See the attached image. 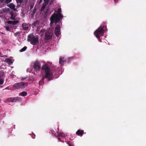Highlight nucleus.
<instances>
[{"instance_id": "25", "label": "nucleus", "mask_w": 146, "mask_h": 146, "mask_svg": "<svg viewBox=\"0 0 146 146\" xmlns=\"http://www.w3.org/2000/svg\"><path fill=\"white\" fill-rule=\"evenodd\" d=\"M12 1V0H6L5 3L6 4H8Z\"/></svg>"}, {"instance_id": "2", "label": "nucleus", "mask_w": 146, "mask_h": 146, "mask_svg": "<svg viewBox=\"0 0 146 146\" xmlns=\"http://www.w3.org/2000/svg\"><path fill=\"white\" fill-rule=\"evenodd\" d=\"M62 18L63 16L61 14L56 13H54L50 17V23L51 24L54 23L56 24L58 23Z\"/></svg>"}, {"instance_id": "6", "label": "nucleus", "mask_w": 146, "mask_h": 146, "mask_svg": "<svg viewBox=\"0 0 146 146\" xmlns=\"http://www.w3.org/2000/svg\"><path fill=\"white\" fill-rule=\"evenodd\" d=\"M50 131L52 135L56 137H58V139L59 141V140H60V141L62 142V140L61 139V138H62V137H65L66 136L65 135L62 133H59L57 131V134L56 135L55 132L53 130H51Z\"/></svg>"}, {"instance_id": "34", "label": "nucleus", "mask_w": 146, "mask_h": 146, "mask_svg": "<svg viewBox=\"0 0 146 146\" xmlns=\"http://www.w3.org/2000/svg\"><path fill=\"white\" fill-rule=\"evenodd\" d=\"M5 0H0V2L1 3H2Z\"/></svg>"}, {"instance_id": "18", "label": "nucleus", "mask_w": 146, "mask_h": 146, "mask_svg": "<svg viewBox=\"0 0 146 146\" xmlns=\"http://www.w3.org/2000/svg\"><path fill=\"white\" fill-rule=\"evenodd\" d=\"M44 78L43 77L41 80L39 82V84L40 85H42L44 83Z\"/></svg>"}, {"instance_id": "33", "label": "nucleus", "mask_w": 146, "mask_h": 146, "mask_svg": "<svg viewBox=\"0 0 146 146\" xmlns=\"http://www.w3.org/2000/svg\"><path fill=\"white\" fill-rule=\"evenodd\" d=\"M35 134H33V135H32V137L33 138V139H34L35 138Z\"/></svg>"}, {"instance_id": "28", "label": "nucleus", "mask_w": 146, "mask_h": 146, "mask_svg": "<svg viewBox=\"0 0 146 146\" xmlns=\"http://www.w3.org/2000/svg\"><path fill=\"white\" fill-rule=\"evenodd\" d=\"M46 6L44 5H43V6L41 7V11H42L44 9H45V8L46 7Z\"/></svg>"}, {"instance_id": "20", "label": "nucleus", "mask_w": 146, "mask_h": 146, "mask_svg": "<svg viewBox=\"0 0 146 146\" xmlns=\"http://www.w3.org/2000/svg\"><path fill=\"white\" fill-rule=\"evenodd\" d=\"M12 25H15L19 23V21L18 20L12 21Z\"/></svg>"}, {"instance_id": "35", "label": "nucleus", "mask_w": 146, "mask_h": 146, "mask_svg": "<svg viewBox=\"0 0 146 146\" xmlns=\"http://www.w3.org/2000/svg\"><path fill=\"white\" fill-rule=\"evenodd\" d=\"M118 0H114V1L115 3H117L118 2Z\"/></svg>"}, {"instance_id": "30", "label": "nucleus", "mask_w": 146, "mask_h": 146, "mask_svg": "<svg viewBox=\"0 0 146 146\" xmlns=\"http://www.w3.org/2000/svg\"><path fill=\"white\" fill-rule=\"evenodd\" d=\"M6 29L7 31H10V29L9 27L8 26H7L6 27Z\"/></svg>"}, {"instance_id": "17", "label": "nucleus", "mask_w": 146, "mask_h": 146, "mask_svg": "<svg viewBox=\"0 0 146 146\" xmlns=\"http://www.w3.org/2000/svg\"><path fill=\"white\" fill-rule=\"evenodd\" d=\"M40 22L38 21H37L34 22L32 24V25L33 26H36L38 25L39 24Z\"/></svg>"}, {"instance_id": "14", "label": "nucleus", "mask_w": 146, "mask_h": 146, "mask_svg": "<svg viewBox=\"0 0 146 146\" xmlns=\"http://www.w3.org/2000/svg\"><path fill=\"white\" fill-rule=\"evenodd\" d=\"M22 27L23 29L25 30H27L28 29V27L27 24L25 23H23L22 24Z\"/></svg>"}, {"instance_id": "10", "label": "nucleus", "mask_w": 146, "mask_h": 146, "mask_svg": "<svg viewBox=\"0 0 146 146\" xmlns=\"http://www.w3.org/2000/svg\"><path fill=\"white\" fill-rule=\"evenodd\" d=\"M84 131L83 130L79 129L76 132V134L78 136L82 137L83 135Z\"/></svg>"}, {"instance_id": "39", "label": "nucleus", "mask_w": 146, "mask_h": 146, "mask_svg": "<svg viewBox=\"0 0 146 146\" xmlns=\"http://www.w3.org/2000/svg\"><path fill=\"white\" fill-rule=\"evenodd\" d=\"M46 0H44V1H45Z\"/></svg>"}, {"instance_id": "31", "label": "nucleus", "mask_w": 146, "mask_h": 146, "mask_svg": "<svg viewBox=\"0 0 146 146\" xmlns=\"http://www.w3.org/2000/svg\"><path fill=\"white\" fill-rule=\"evenodd\" d=\"M45 2L44 3L45 4V5H46L48 3V0H46L45 1H44Z\"/></svg>"}, {"instance_id": "26", "label": "nucleus", "mask_w": 146, "mask_h": 146, "mask_svg": "<svg viewBox=\"0 0 146 146\" xmlns=\"http://www.w3.org/2000/svg\"><path fill=\"white\" fill-rule=\"evenodd\" d=\"M67 144L69 145V146H74L73 145L72 143H71L70 141L68 142Z\"/></svg>"}, {"instance_id": "29", "label": "nucleus", "mask_w": 146, "mask_h": 146, "mask_svg": "<svg viewBox=\"0 0 146 146\" xmlns=\"http://www.w3.org/2000/svg\"><path fill=\"white\" fill-rule=\"evenodd\" d=\"M3 80L2 79H0V84L2 85L3 84Z\"/></svg>"}, {"instance_id": "19", "label": "nucleus", "mask_w": 146, "mask_h": 146, "mask_svg": "<svg viewBox=\"0 0 146 146\" xmlns=\"http://www.w3.org/2000/svg\"><path fill=\"white\" fill-rule=\"evenodd\" d=\"M12 98H8L7 99L5 102H12Z\"/></svg>"}, {"instance_id": "13", "label": "nucleus", "mask_w": 146, "mask_h": 146, "mask_svg": "<svg viewBox=\"0 0 146 146\" xmlns=\"http://www.w3.org/2000/svg\"><path fill=\"white\" fill-rule=\"evenodd\" d=\"M10 14L11 15V19L15 20V16L14 15V12L13 11H11L10 13Z\"/></svg>"}, {"instance_id": "1", "label": "nucleus", "mask_w": 146, "mask_h": 146, "mask_svg": "<svg viewBox=\"0 0 146 146\" xmlns=\"http://www.w3.org/2000/svg\"><path fill=\"white\" fill-rule=\"evenodd\" d=\"M42 70L44 71L45 74L44 78L49 81L53 79V75H58L60 71L57 67H53L50 69L49 65L47 64L42 65Z\"/></svg>"}, {"instance_id": "3", "label": "nucleus", "mask_w": 146, "mask_h": 146, "mask_svg": "<svg viewBox=\"0 0 146 146\" xmlns=\"http://www.w3.org/2000/svg\"><path fill=\"white\" fill-rule=\"evenodd\" d=\"M106 27V26H100L95 31L94 34L97 38H100V36L103 35Z\"/></svg>"}, {"instance_id": "37", "label": "nucleus", "mask_w": 146, "mask_h": 146, "mask_svg": "<svg viewBox=\"0 0 146 146\" xmlns=\"http://www.w3.org/2000/svg\"><path fill=\"white\" fill-rule=\"evenodd\" d=\"M24 79L23 78V79H22L21 80H23Z\"/></svg>"}, {"instance_id": "22", "label": "nucleus", "mask_w": 146, "mask_h": 146, "mask_svg": "<svg viewBox=\"0 0 146 146\" xmlns=\"http://www.w3.org/2000/svg\"><path fill=\"white\" fill-rule=\"evenodd\" d=\"M7 62H9V63L12 64V63L11 60L9 58H7L6 59Z\"/></svg>"}, {"instance_id": "7", "label": "nucleus", "mask_w": 146, "mask_h": 146, "mask_svg": "<svg viewBox=\"0 0 146 146\" xmlns=\"http://www.w3.org/2000/svg\"><path fill=\"white\" fill-rule=\"evenodd\" d=\"M33 67L35 70L39 71L41 67L40 62L37 60L34 63Z\"/></svg>"}, {"instance_id": "11", "label": "nucleus", "mask_w": 146, "mask_h": 146, "mask_svg": "<svg viewBox=\"0 0 146 146\" xmlns=\"http://www.w3.org/2000/svg\"><path fill=\"white\" fill-rule=\"evenodd\" d=\"M21 98L19 97H15L12 98V102H15L17 101H20L21 100Z\"/></svg>"}, {"instance_id": "24", "label": "nucleus", "mask_w": 146, "mask_h": 146, "mask_svg": "<svg viewBox=\"0 0 146 146\" xmlns=\"http://www.w3.org/2000/svg\"><path fill=\"white\" fill-rule=\"evenodd\" d=\"M55 12H57V11H55ZM61 9L60 8L58 9V11H57V12L58 13H60V14H61Z\"/></svg>"}, {"instance_id": "5", "label": "nucleus", "mask_w": 146, "mask_h": 146, "mask_svg": "<svg viewBox=\"0 0 146 146\" xmlns=\"http://www.w3.org/2000/svg\"><path fill=\"white\" fill-rule=\"evenodd\" d=\"M28 85L27 82H21L15 84L13 85V87L15 89L18 90L25 88Z\"/></svg>"}, {"instance_id": "21", "label": "nucleus", "mask_w": 146, "mask_h": 146, "mask_svg": "<svg viewBox=\"0 0 146 146\" xmlns=\"http://www.w3.org/2000/svg\"><path fill=\"white\" fill-rule=\"evenodd\" d=\"M27 48V46H25L23 48H22L20 50V51L21 52H23L24 51H25Z\"/></svg>"}, {"instance_id": "12", "label": "nucleus", "mask_w": 146, "mask_h": 146, "mask_svg": "<svg viewBox=\"0 0 146 146\" xmlns=\"http://www.w3.org/2000/svg\"><path fill=\"white\" fill-rule=\"evenodd\" d=\"M7 6L11 9L14 10L15 11L16 10V9H15V6L12 3H11L8 4L7 5Z\"/></svg>"}, {"instance_id": "4", "label": "nucleus", "mask_w": 146, "mask_h": 146, "mask_svg": "<svg viewBox=\"0 0 146 146\" xmlns=\"http://www.w3.org/2000/svg\"><path fill=\"white\" fill-rule=\"evenodd\" d=\"M27 41L34 45L39 42L38 38L35 37L33 33H31L28 36Z\"/></svg>"}, {"instance_id": "32", "label": "nucleus", "mask_w": 146, "mask_h": 146, "mask_svg": "<svg viewBox=\"0 0 146 146\" xmlns=\"http://www.w3.org/2000/svg\"><path fill=\"white\" fill-rule=\"evenodd\" d=\"M12 21H9L7 22V23L8 24H12Z\"/></svg>"}, {"instance_id": "8", "label": "nucleus", "mask_w": 146, "mask_h": 146, "mask_svg": "<svg viewBox=\"0 0 146 146\" xmlns=\"http://www.w3.org/2000/svg\"><path fill=\"white\" fill-rule=\"evenodd\" d=\"M60 23L57 24L56 26L55 30V34L57 37H58L60 33Z\"/></svg>"}, {"instance_id": "15", "label": "nucleus", "mask_w": 146, "mask_h": 146, "mask_svg": "<svg viewBox=\"0 0 146 146\" xmlns=\"http://www.w3.org/2000/svg\"><path fill=\"white\" fill-rule=\"evenodd\" d=\"M65 61V60H64V58L60 57V58L59 61V64H61L62 65H63V63Z\"/></svg>"}, {"instance_id": "16", "label": "nucleus", "mask_w": 146, "mask_h": 146, "mask_svg": "<svg viewBox=\"0 0 146 146\" xmlns=\"http://www.w3.org/2000/svg\"><path fill=\"white\" fill-rule=\"evenodd\" d=\"M19 94L22 96H25L27 95V93L26 92H20Z\"/></svg>"}, {"instance_id": "27", "label": "nucleus", "mask_w": 146, "mask_h": 146, "mask_svg": "<svg viewBox=\"0 0 146 146\" xmlns=\"http://www.w3.org/2000/svg\"><path fill=\"white\" fill-rule=\"evenodd\" d=\"M20 33V32L18 31L16 33L14 34V35L15 36H16L17 35L19 34Z\"/></svg>"}, {"instance_id": "23", "label": "nucleus", "mask_w": 146, "mask_h": 146, "mask_svg": "<svg viewBox=\"0 0 146 146\" xmlns=\"http://www.w3.org/2000/svg\"><path fill=\"white\" fill-rule=\"evenodd\" d=\"M16 1L18 3L21 4L23 3V0H16Z\"/></svg>"}, {"instance_id": "36", "label": "nucleus", "mask_w": 146, "mask_h": 146, "mask_svg": "<svg viewBox=\"0 0 146 146\" xmlns=\"http://www.w3.org/2000/svg\"><path fill=\"white\" fill-rule=\"evenodd\" d=\"M42 0H40V1H39L40 2V3H41L42 1Z\"/></svg>"}, {"instance_id": "38", "label": "nucleus", "mask_w": 146, "mask_h": 146, "mask_svg": "<svg viewBox=\"0 0 146 146\" xmlns=\"http://www.w3.org/2000/svg\"><path fill=\"white\" fill-rule=\"evenodd\" d=\"M7 10H9V9H7Z\"/></svg>"}, {"instance_id": "9", "label": "nucleus", "mask_w": 146, "mask_h": 146, "mask_svg": "<svg viewBox=\"0 0 146 146\" xmlns=\"http://www.w3.org/2000/svg\"><path fill=\"white\" fill-rule=\"evenodd\" d=\"M52 34L49 32H46L45 34V39L48 40L52 38Z\"/></svg>"}]
</instances>
